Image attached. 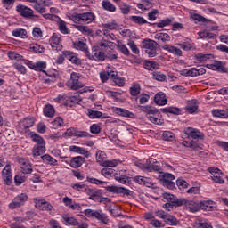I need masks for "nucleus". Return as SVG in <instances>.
Listing matches in <instances>:
<instances>
[{"instance_id":"f257e3e1","label":"nucleus","mask_w":228,"mask_h":228,"mask_svg":"<svg viewBox=\"0 0 228 228\" xmlns=\"http://www.w3.org/2000/svg\"><path fill=\"white\" fill-rule=\"evenodd\" d=\"M70 20L76 24H92L95 20V14L93 12H75L70 16Z\"/></svg>"},{"instance_id":"f03ea898","label":"nucleus","mask_w":228,"mask_h":228,"mask_svg":"<svg viewBox=\"0 0 228 228\" xmlns=\"http://www.w3.org/2000/svg\"><path fill=\"white\" fill-rule=\"evenodd\" d=\"M84 215H86L87 218H95V220H98V222L103 225H108V222H110L108 216H106L102 210H93L88 208L84 211Z\"/></svg>"},{"instance_id":"7ed1b4c3","label":"nucleus","mask_w":228,"mask_h":228,"mask_svg":"<svg viewBox=\"0 0 228 228\" xmlns=\"http://www.w3.org/2000/svg\"><path fill=\"white\" fill-rule=\"evenodd\" d=\"M156 163H158L156 159L150 158L146 159L144 164L139 163L137 167L144 172H159V174H161V167L158 166Z\"/></svg>"},{"instance_id":"20e7f679","label":"nucleus","mask_w":228,"mask_h":228,"mask_svg":"<svg viewBox=\"0 0 228 228\" xmlns=\"http://www.w3.org/2000/svg\"><path fill=\"white\" fill-rule=\"evenodd\" d=\"M142 47L145 49L146 54L150 58L158 56V43L152 39H144L142 41Z\"/></svg>"},{"instance_id":"39448f33","label":"nucleus","mask_w":228,"mask_h":228,"mask_svg":"<svg viewBox=\"0 0 228 228\" xmlns=\"http://www.w3.org/2000/svg\"><path fill=\"white\" fill-rule=\"evenodd\" d=\"M66 86L70 88V90H79V88H84L85 84L79 81V74L72 72L70 75V79L67 81Z\"/></svg>"},{"instance_id":"423d86ee","label":"nucleus","mask_w":228,"mask_h":228,"mask_svg":"<svg viewBox=\"0 0 228 228\" xmlns=\"http://www.w3.org/2000/svg\"><path fill=\"white\" fill-rule=\"evenodd\" d=\"M86 57L89 60H94L95 61H104V60H106L104 52L101 51L99 46H94L91 53L90 52H86Z\"/></svg>"},{"instance_id":"0eeeda50","label":"nucleus","mask_w":228,"mask_h":228,"mask_svg":"<svg viewBox=\"0 0 228 228\" xmlns=\"http://www.w3.org/2000/svg\"><path fill=\"white\" fill-rule=\"evenodd\" d=\"M28 194L21 193L18 196H16L12 201L9 204L10 209H17V208H20V206H24L26 202H28Z\"/></svg>"},{"instance_id":"6e6552de","label":"nucleus","mask_w":228,"mask_h":228,"mask_svg":"<svg viewBox=\"0 0 228 228\" xmlns=\"http://www.w3.org/2000/svg\"><path fill=\"white\" fill-rule=\"evenodd\" d=\"M174 181H175V176L170 173H164L160 178L161 184L168 188V190H174L175 188V183Z\"/></svg>"},{"instance_id":"1a4fd4ad","label":"nucleus","mask_w":228,"mask_h":228,"mask_svg":"<svg viewBox=\"0 0 228 228\" xmlns=\"http://www.w3.org/2000/svg\"><path fill=\"white\" fill-rule=\"evenodd\" d=\"M34 202L36 204V208L41 209L42 211H53V207L51 203L45 201V199L42 198H34Z\"/></svg>"},{"instance_id":"9d476101","label":"nucleus","mask_w":228,"mask_h":228,"mask_svg":"<svg viewBox=\"0 0 228 228\" xmlns=\"http://www.w3.org/2000/svg\"><path fill=\"white\" fill-rule=\"evenodd\" d=\"M16 12H18V13H20V15L21 17H24L25 19L33 18V14L35 13V11H33V9L22 4H19L16 6Z\"/></svg>"},{"instance_id":"9b49d317","label":"nucleus","mask_w":228,"mask_h":228,"mask_svg":"<svg viewBox=\"0 0 228 228\" xmlns=\"http://www.w3.org/2000/svg\"><path fill=\"white\" fill-rule=\"evenodd\" d=\"M183 133L186 136L192 138L193 140H202V138H204V134L197 128L186 127L184 128Z\"/></svg>"},{"instance_id":"f8f14e48","label":"nucleus","mask_w":228,"mask_h":228,"mask_svg":"<svg viewBox=\"0 0 228 228\" xmlns=\"http://www.w3.org/2000/svg\"><path fill=\"white\" fill-rule=\"evenodd\" d=\"M2 178L4 180V184H6L7 186H10L12 184L13 175L12 174V167L10 165H6L3 169Z\"/></svg>"},{"instance_id":"ddd939ff","label":"nucleus","mask_w":228,"mask_h":228,"mask_svg":"<svg viewBox=\"0 0 228 228\" xmlns=\"http://www.w3.org/2000/svg\"><path fill=\"white\" fill-rule=\"evenodd\" d=\"M134 181L137 183V184H141L142 186H146L147 188H154L156 186V183L152 181V178L145 177V176H135Z\"/></svg>"},{"instance_id":"4468645a","label":"nucleus","mask_w":228,"mask_h":228,"mask_svg":"<svg viewBox=\"0 0 228 228\" xmlns=\"http://www.w3.org/2000/svg\"><path fill=\"white\" fill-rule=\"evenodd\" d=\"M25 63L29 67V69H32V70H37V72H45L44 71V69L47 67V64L44 61H37L33 62L31 61H25Z\"/></svg>"},{"instance_id":"2eb2a0df","label":"nucleus","mask_w":228,"mask_h":228,"mask_svg":"<svg viewBox=\"0 0 228 228\" xmlns=\"http://www.w3.org/2000/svg\"><path fill=\"white\" fill-rule=\"evenodd\" d=\"M18 162L23 174H31V172H33V166H31L29 160L26 159H19Z\"/></svg>"},{"instance_id":"dca6fc26","label":"nucleus","mask_w":228,"mask_h":228,"mask_svg":"<svg viewBox=\"0 0 228 228\" xmlns=\"http://www.w3.org/2000/svg\"><path fill=\"white\" fill-rule=\"evenodd\" d=\"M63 56H65L67 60L71 61V63H74V65H81V59L77 57V53L70 51H64Z\"/></svg>"},{"instance_id":"f3484780","label":"nucleus","mask_w":228,"mask_h":228,"mask_svg":"<svg viewBox=\"0 0 228 228\" xmlns=\"http://www.w3.org/2000/svg\"><path fill=\"white\" fill-rule=\"evenodd\" d=\"M185 208H187L191 213H197V211H200V201L187 200Z\"/></svg>"},{"instance_id":"a211bd4d","label":"nucleus","mask_w":228,"mask_h":228,"mask_svg":"<svg viewBox=\"0 0 228 228\" xmlns=\"http://www.w3.org/2000/svg\"><path fill=\"white\" fill-rule=\"evenodd\" d=\"M114 113H116V115H119V117H126L127 118H136L134 113L123 108L116 107L114 109Z\"/></svg>"},{"instance_id":"6ab92c4d","label":"nucleus","mask_w":228,"mask_h":228,"mask_svg":"<svg viewBox=\"0 0 228 228\" xmlns=\"http://www.w3.org/2000/svg\"><path fill=\"white\" fill-rule=\"evenodd\" d=\"M86 195L89 196L90 200H97L99 197H101V191L97 189H92L90 187H86Z\"/></svg>"},{"instance_id":"aec40b11","label":"nucleus","mask_w":228,"mask_h":228,"mask_svg":"<svg viewBox=\"0 0 228 228\" xmlns=\"http://www.w3.org/2000/svg\"><path fill=\"white\" fill-rule=\"evenodd\" d=\"M207 68L210 70H217L218 72H227V68L224 66L222 61H215L213 64H207Z\"/></svg>"},{"instance_id":"412c9836","label":"nucleus","mask_w":228,"mask_h":228,"mask_svg":"<svg viewBox=\"0 0 228 228\" xmlns=\"http://www.w3.org/2000/svg\"><path fill=\"white\" fill-rule=\"evenodd\" d=\"M139 111L145 113L146 117H150V115H156V113H158V109L151 105L139 106Z\"/></svg>"},{"instance_id":"4be33fe9","label":"nucleus","mask_w":228,"mask_h":228,"mask_svg":"<svg viewBox=\"0 0 228 228\" xmlns=\"http://www.w3.org/2000/svg\"><path fill=\"white\" fill-rule=\"evenodd\" d=\"M86 39L76 41L73 43V46L75 49H77L78 51H83L86 56V53H90L88 51V45L85 42Z\"/></svg>"},{"instance_id":"5701e85b","label":"nucleus","mask_w":228,"mask_h":228,"mask_svg":"<svg viewBox=\"0 0 228 228\" xmlns=\"http://www.w3.org/2000/svg\"><path fill=\"white\" fill-rule=\"evenodd\" d=\"M70 152H76L77 154H82L83 156H86V158H88L90 156V151H88L85 148H81L79 146L71 145L69 146Z\"/></svg>"},{"instance_id":"b1692460","label":"nucleus","mask_w":228,"mask_h":228,"mask_svg":"<svg viewBox=\"0 0 228 228\" xmlns=\"http://www.w3.org/2000/svg\"><path fill=\"white\" fill-rule=\"evenodd\" d=\"M155 104L158 106H165L167 104V98L165 93L159 92L154 97Z\"/></svg>"},{"instance_id":"393cba45","label":"nucleus","mask_w":228,"mask_h":228,"mask_svg":"<svg viewBox=\"0 0 228 228\" xmlns=\"http://www.w3.org/2000/svg\"><path fill=\"white\" fill-rule=\"evenodd\" d=\"M212 200L200 201V209L203 211H214L215 206Z\"/></svg>"},{"instance_id":"a878e982","label":"nucleus","mask_w":228,"mask_h":228,"mask_svg":"<svg viewBox=\"0 0 228 228\" xmlns=\"http://www.w3.org/2000/svg\"><path fill=\"white\" fill-rule=\"evenodd\" d=\"M194 58L196 61H199V63H204L208 61V60H211V58H213V54L200 53H196Z\"/></svg>"},{"instance_id":"bb28decb","label":"nucleus","mask_w":228,"mask_h":228,"mask_svg":"<svg viewBox=\"0 0 228 228\" xmlns=\"http://www.w3.org/2000/svg\"><path fill=\"white\" fill-rule=\"evenodd\" d=\"M85 163V158L81 156L73 157L70 160V167L72 168H79Z\"/></svg>"},{"instance_id":"cd10ccee","label":"nucleus","mask_w":228,"mask_h":228,"mask_svg":"<svg viewBox=\"0 0 228 228\" xmlns=\"http://www.w3.org/2000/svg\"><path fill=\"white\" fill-rule=\"evenodd\" d=\"M45 152V144H36L32 150V155L34 157L42 156Z\"/></svg>"},{"instance_id":"c85d7f7f","label":"nucleus","mask_w":228,"mask_h":228,"mask_svg":"<svg viewBox=\"0 0 228 228\" xmlns=\"http://www.w3.org/2000/svg\"><path fill=\"white\" fill-rule=\"evenodd\" d=\"M41 159L46 164V165H52L53 167H58V160L56 159L51 157L49 154H45L41 157Z\"/></svg>"},{"instance_id":"c756f323","label":"nucleus","mask_w":228,"mask_h":228,"mask_svg":"<svg viewBox=\"0 0 228 228\" xmlns=\"http://www.w3.org/2000/svg\"><path fill=\"white\" fill-rule=\"evenodd\" d=\"M35 124V118H26L20 122V127L23 129H29V127H33Z\"/></svg>"},{"instance_id":"7c9ffc66","label":"nucleus","mask_w":228,"mask_h":228,"mask_svg":"<svg viewBox=\"0 0 228 228\" xmlns=\"http://www.w3.org/2000/svg\"><path fill=\"white\" fill-rule=\"evenodd\" d=\"M102 6L103 8V10H106V12H117V7L111 4V2H110V0H103L102 2Z\"/></svg>"},{"instance_id":"2f4dec72","label":"nucleus","mask_w":228,"mask_h":228,"mask_svg":"<svg viewBox=\"0 0 228 228\" xmlns=\"http://www.w3.org/2000/svg\"><path fill=\"white\" fill-rule=\"evenodd\" d=\"M213 117H217L218 118H227L228 117V108L225 110H212Z\"/></svg>"},{"instance_id":"473e14b6","label":"nucleus","mask_w":228,"mask_h":228,"mask_svg":"<svg viewBox=\"0 0 228 228\" xmlns=\"http://www.w3.org/2000/svg\"><path fill=\"white\" fill-rule=\"evenodd\" d=\"M62 220H63L65 225H72L73 227H75L76 225H79L77 219H76L75 217H72V216H64L62 217Z\"/></svg>"},{"instance_id":"72a5a7b5","label":"nucleus","mask_w":228,"mask_h":228,"mask_svg":"<svg viewBox=\"0 0 228 228\" xmlns=\"http://www.w3.org/2000/svg\"><path fill=\"white\" fill-rule=\"evenodd\" d=\"M43 112L45 117L52 118V117H54L56 110H54V107L53 105L47 104L45 106Z\"/></svg>"},{"instance_id":"f704fd0d","label":"nucleus","mask_w":228,"mask_h":228,"mask_svg":"<svg viewBox=\"0 0 228 228\" xmlns=\"http://www.w3.org/2000/svg\"><path fill=\"white\" fill-rule=\"evenodd\" d=\"M182 76H185L186 77H197V69L196 68H191V69H185L182 70Z\"/></svg>"},{"instance_id":"c9c22d12","label":"nucleus","mask_w":228,"mask_h":228,"mask_svg":"<svg viewBox=\"0 0 228 228\" xmlns=\"http://www.w3.org/2000/svg\"><path fill=\"white\" fill-rule=\"evenodd\" d=\"M30 138L32 141L35 142V143H37L36 145H42V144L45 145V141H44V138L35 134V132L30 133Z\"/></svg>"},{"instance_id":"e433bc0d","label":"nucleus","mask_w":228,"mask_h":228,"mask_svg":"<svg viewBox=\"0 0 228 228\" xmlns=\"http://www.w3.org/2000/svg\"><path fill=\"white\" fill-rule=\"evenodd\" d=\"M198 36L203 40H213L215 38V34L208 30L198 32Z\"/></svg>"},{"instance_id":"4c0bfd02","label":"nucleus","mask_w":228,"mask_h":228,"mask_svg":"<svg viewBox=\"0 0 228 228\" xmlns=\"http://www.w3.org/2000/svg\"><path fill=\"white\" fill-rule=\"evenodd\" d=\"M155 40H159L160 42H170V35L163 32L157 33L155 35Z\"/></svg>"},{"instance_id":"58836bf2","label":"nucleus","mask_w":228,"mask_h":228,"mask_svg":"<svg viewBox=\"0 0 228 228\" xmlns=\"http://www.w3.org/2000/svg\"><path fill=\"white\" fill-rule=\"evenodd\" d=\"M144 69H146V70H156L159 69V64L156 61H146L144 63Z\"/></svg>"},{"instance_id":"ea45409f","label":"nucleus","mask_w":228,"mask_h":228,"mask_svg":"<svg viewBox=\"0 0 228 228\" xmlns=\"http://www.w3.org/2000/svg\"><path fill=\"white\" fill-rule=\"evenodd\" d=\"M142 91V87L140 84H133V86L129 89V93L133 97H136V95H140V92Z\"/></svg>"},{"instance_id":"a19ab883","label":"nucleus","mask_w":228,"mask_h":228,"mask_svg":"<svg viewBox=\"0 0 228 228\" xmlns=\"http://www.w3.org/2000/svg\"><path fill=\"white\" fill-rule=\"evenodd\" d=\"M179 47L183 51H196L195 44H190L188 42L180 43Z\"/></svg>"},{"instance_id":"79ce46f5","label":"nucleus","mask_w":228,"mask_h":228,"mask_svg":"<svg viewBox=\"0 0 228 228\" xmlns=\"http://www.w3.org/2000/svg\"><path fill=\"white\" fill-rule=\"evenodd\" d=\"M96 161L102 167H103L104 163L106 162V153L102 152V151H98L96 152Z\"/></svg>"},{"instance_id":"37998d69","label":"nucleus","mask_w":228,"mask_h":228,"mask_svg":"<svg viewBox=\"0 0 228 228\" xmlns=\"http://www.w3.org/2000/svg\"><path fill=\"white\" fill-rule=\"evenodd\" d=\"M58 28L59 31H61L62 35H69L70 33L69 28H67V23L61 20L58 21Z\"/></svg>"},{"instance_id":"c03bdc74","label":"nucleus","mask_w":228,"mask_h":228,"mask_svg":"<svg viewBox=\"0 0 228 228\" xmlns=\"http://www.w3.org/2000/svg\"><path fill=\"white\" fill-rule=\"evenodd\" d=\"M12 37L24 38L25 37H28V31H26L24 28H16L12 30Z\"/></svg>"},{"instance_id":"a18cd8bd","label":"nucleus","mask_w":228,"mask_h":228,"mask_svg":"<svg viewBox=\"0 0 228 228\" xmlns=\"http://www.w3.org/2000/svg\"><path fill=\"white\" fill-rule=\"evenodd\" d=\"M117 47L119 49L122 54H125V56H129V49L127 48V46H126L124 43H122V41H118Z\"/></svg>"},{"instance_id":"49530a36","label":"nucleus","mask_w":228,"mask_h":228,"mask_svg":"<svg viewBox=\"0 0 228 228\" xmlns=\"http://www.w3.org/2000/svg\"><path fill=\"white\" fill-rule=\"evenodd\" d=\"M162 113H171L172 115H179L181 113V110L175 107H167L161 109Z\"/></svg>"},{"instance_id":"de8ad7c7","label":"nucleus","mask_w":228,"mask_h":228,"mask_svg":"<svg viewBox=\"0 0 228 228\" xmlns=\"http://www.w3.org/2000/svg\"><path fill=\"white\" fill-rule=\"evenodd\" d=\"M87 116L89 117V118H101V117H102V112L99 110H93L92 109H88Z\"/></svg>"},{"instance_id":"09e8293b","label":"nucleus","mask_w":228,"mask_h":228,"mask_svg":"<svg viewBox=\"0 0 228 228\" xmlns=\"http://www.w3.org/2000/svg\"><path fill=\"white\" fill-rule=\"evenodd\" d=\"M164 222L166 224H168L169 225H177V218H175V216L170 215V214H167L166 216V218L164 219Z\"/></svg>"},{"instance_id":"8fccbe9b","label":"nucleus","mask_w":228,"mask_h":228,"mask_svg":"<svg viewBox=\"0 0 228 228\" xmlns=\"http://www.w3.org/2000/svg\"><path fill=\"white\" fill-rule=\"evenodd\" d=\"M75 28L77 29V31H80L83 33V35H91L92 29H89L88 27L83 26V25H74Z\"/></svg>"},{"instance_id":"3c124183","label":"nucleus","mask_w":228,"mask_h":228,"mask_svg":"<svg viewBox=\"0 0 228 228\" xmlns=\"http://www.w3.org/2000/svg\"><path fill=\"white\" fill-rule=\"evenodd\" d=\"M153 79H156V81H166L167 80V75L159 72V71H154L152 73Z\"/></svg>"},{"instance_id":"603ef678","label":"nucleus","mask_w":228,"mask_h":228,"mask_svg":"<svg viewBox=\"0 0 228 228\" xmlns=\"http://www.w3.org/2000/svg\"><path fill=\"white\" fill-rule=\"evenodd\" d=\"M222 177H224L223 172H222V174L213 175L212 181H214V183H216L217 184H224L225 183V181L223 180Z\"/></svg>"},{"instance_id":"864d4df0","label":"nucleus","mask_w":228,"mask_h":228,"mask_svg":"<svg viewBox=\"0 0 228 228\" xmlns=\"http://www.w3.org/2000/svg\"><path fill=\"white\" fill-rule=\"evenodd\" d=\"M130 19L134 22V24H148L147 20L143 19L142 16H131Z\"/></svg>"},{"instance_id":"5fc2aeb1","label":"nucleus","mask_w":228,"mask_h":228,"mask_svg":"<svg viewBox=\"0 0 228 228\" xmlns=\"http://www.w3.org/2000/svg\"><path fill=\"white\" fill-rule=\"evenodd\" d=\"M170 24H172V20L168 18L162 20L158 23H153V25L157 26V28H165L166 26H170Z\"/></svg>"},{"instance_id":"6e6d98bb","label":"nucleus","mask_w":228,"mask_h":228,"mask_svg":"<svg viewBox=\"0 0 228 228\" xmlns=\"http://www.w3.org/2000/svg\"><path fill=\"white\" fill-rule=\"evenodd\" d=\"M121 13L127 15L131 12V6L126 3H121L119 5Z\"/></svg>"},{"instance_id":"4d7b16f0","label":"nucleus","mask_w":228,"mask_h":228,"mask_svg":"<svg viewBox=\"0 0 228 228\" xmlns=\"http://www.w3.org/2000/svg\"><path fill=\"white\" fill-rule=\"evenodd\" d=\"M163 140L166 142H172L175 138L174 133L170 131H165L162 135Z\"/></svg>"},{"instance_id":"13d9d810","label":"nucleus","mask_w":228,"mask_h":228,"mask_svg":"<svg viewBox=\"0 0 228 228\" xmlns=\"http://www.w3.org/2000/svg\"><path fill=\"white\" fill-rule=\"evenodd\" d=\"M127 45L130 47L134 54H140V49H138V46L136 45V44H134V41L129 40Z\"/></svg>"},{"instance_id":"bf43d9fd","label":"nucleus","mask_w":228,"mask_h":228,"mask_svg":"<svg viewBox=\"0 0 228 228\" xmlns=\"http://www.w3.org/2000/svg\"><path fill=\"white\" fill-rule=\"evenodd\" d=\"M186 202H187V200H184V199H177L175 196V199L173 200V206H175V208H177L179 206H186Z\"/></svg>"},{"instance_id":"052dcab7","label":"nucleus","mask_w":228,"mask_h":228,"mask_svg":"<svg viewBox=\"0 0 228 228\" xmlns=\"http://www.w3.org/2000/svg\"><path fill=\"white\" fill-rule=\"evenodd\" d=\"M103 35L105 38H107V40L105 41H107L109 44H111V41L113 40H117V37L115 36V34H110L108 30H103Z\"/></svg>"},{"instance_id":"680f3d73","label":"nucleus","mask_w":228,"mask_h":228,"mask_svg":"<svg viewBox=\"0 0 228 228\" xmlns=\"http://www.w3.org/2000/svg\"><path fill=\"white\" fill-rule=\"evenodd\" d=\"M191 19H192V20H197L198 22H208L206 18L197 13H191Z\"/></svg>"},{"instance_id":"e2e57ef3","label":"nucleus","mask_w":228,"mask_h":228,"mask_svg":"<svg viewBox=\"0 0 228 228\" xmlns=\"http://www.w3.org/2000/svg\"><path fill=\"white\" fill-rule=\"evenodd\" d=\"M100 78L102 83H106V81L110 79V69L108 68L106 69V71H102L100 73Z\"/></svg>"},{"instance_id":"0e129e2a","label":"nucleus","mask_w":228,"mask_h":228,"mask_svg":"<svg viewBox=\"0 0 228 228\" xmlns=\"http://www.w3.org/2000/svg\"><path fill=\"white\" fill-rule=\"evenodd\" d=\"M8 57L10 58V60H16V61H20V60H22V55L15 53V52H9L8 53Z\"/></svg>"},{"instance_id":"69168bd1","label":"nucleus","mask_w":228,"mask_h":228,"mask_svg":"<svg viewBox=\"0 0 228 228\" xmlns=\"http://www.w3.org/2000/svg\"><path fill=\"white\" fill-rule=\"evenodd\" d=\"M118 163H120V160H105V162L103 163V167H110V168H113V167H117Z\"/></svg>"},{"instance_id":"338daca9","label":"nucleus","mask_w":228,"mask_h":228,"mask_svg":"<svg viewBox=\"0 0 228 228\" xmlns=\"http://www.w3.org/2000/svg\"><path fill=\"white\" fill-rule=\"evenodd\" d=\"M30 49L34 51V53H44V46L38 45V44H32L30 45Z\"/></svg>"},{"instance_id":"774afa93","label":"nucleus","mask_w":228,"mask_h":228,"mask_svg":"<svg viewBox=\"0 0 228 228\" xmlns=\"http://www.w3.org/2000/svg\"><path fill=\"white\" fill-rule=\"evenodd\" d=\"M54 129H58V127H61L63 126V119L61 118H56L53 122Z\"/></svg>"}]
</instances>
